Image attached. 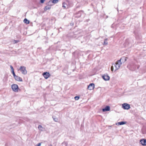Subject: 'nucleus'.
I'll list each match as a JSON object with an SVG mask.
<instances>
[{"mask_svg": "<svg viewBox=\"0 0 146 146\" xmlns=\"http://www.w3.org/2000/svg\"><path fill=\"white\" fill-rule=\"evenodd\" d=\"M18 70H20L22 72V73L23 74L25 75L27 74V71L26 70V68L24 66H21Z\"/></svg>", "mask_w": 146, "mask_h": 146, "instance_id": "1", "label": "nucleus"}, {"mask_svg": "<svg viewBox=\"0 0 146 146\" xmlns=\"http://www.w3.org/2000/svg\"><path fill=\"white\" fill-rule=\"evenodd\" d=\"M122 64V62H121L120 60H118L116 62L115 64H114V66L116 69L115 71L118 70L120 67V65Z\"/></svg>", "mask_w": 146, "mask_h": 146, "instance_id": "2", "label": "nucleus"}, {"mask_svg": "<svg viewBox=\"0 0 146 146\" xmlns=\"http://www.w3.org/2000/svg\"><path fill=\"white\" fill-rule=\"evenodd\" d=\"M11 88L12 90L15 92H17L18 90H19L18 85L15 84H12L11 86Z\"/></svg>", "mask_w": 146, "mask_h": 146, "instance_id": "3", "label": "nucleus"}, {"mask_svg": "<svg viewBox=\"0 0 146 146\" xmlns=\"http://www.w3.org/2000/svg\"><path fill=\"white\" fill-rule=\"evenodd\" d=\"M122 107L125 110H129L130 108L129 104L127 103H124L122 104Z\"/></svg>", "mask_w": 146, "mask_h": 146, "instance_id": "4", "label": "nucleus"}, {"mask_svg": "<svg viewBox=\"0 0 146 146\" xmlns=\"http://www.w3.org/2000/svg\"><path fill=\"white\" fill-rule=\"evenodd\" d=\"M104 80L105 81L108 80L110 79V77L107 74L103 75L102 76Z\"/></svg>", "mask_w": 146, "mask_h": 146, "instance_id": "5", "label": "nucleus"}, {"mask_svg": "<svg viewBox=\"0 0 146 146\" xmlns=\"http://www.w3.org/2000/svg\"><path fill=\"white\" fill-rule=\"evenodd\" d=\"M42 75L46 79H47L50 76V74L49 73L47 72H44Z\"/></svg>", "mask_w": 146, "mask_h": 146, "instance_id": "6", "label": "nucleus"}, {"mask_svg": "<svg viewBox=\"0 0 146 146\" xmlns=\"http://www.w3.org/2000/svg\"><path fill=\"white\" fill-rule=\"evenodd\" d=\"M94 87V84L93 83H91L88 86V89L91 90L93 89Z\"/></svg>", "mask_w": 146, "mask_h": 146, "instance_id": "7", "label": "nucleus"}, {"mask_svg": "<svg viewBox=\"0 0 146 146\" xmlns=\"http://www.w3.org/2000/svg\"><path fill=\"white\" fill-rule=\"evenodd\" d=\"M127 58H128L127 57L123 56L119 60H120V62H122V64L125 62L127 60Z\"/></svg>", "mask_w": 146, "mask_h": 146, "instance_id": "8", "label": "nucleus"}, {"mask_svg": "<svg viewBox=\"0 0 146 146\" xmlns=\"http://www.w3.org/2000/svg\"><path fill=\"white\" fill-rule=\"evenodd\" d=\"M14 78L17 81H21V82H22L23 80L22 78L20 77H19L17 76H14Z\"/></svg>", "mask_w": 146, "mask_h": 146, "instance_id": "9", "label": "nucleus"}, {"mask_svg": "<svg viewBox=\"0 0 146 146\" xmlns=\"http://www.w3.org/2000/svg\"><path fill=\"white\" fill-rule=\"evenodd\" d=\"M140 142L141 144L143 145H146V139H142L140 140Z\"/></svg>", "mask_w": 146, "mask_h": 146, "instance_id": "10", "label": "nucleus"}, {"mask_svg": "<svg viewBox=\"0 0 146 146\" xmlns=\"http://www.w3.org/2000/svg\"><path fill=\"white\" fill-rule=\"evenodd\" d=\"M139 68V66L137 65H135L134 64L133 65V66L132 67V68H133V70H136L137 69H138Z\"/></svg>", "mask_w": 146, "mask_h": 146, "instance_id": "11", "label": "nucleus"}, {"mask_svg": "<svg viewBox=\"0 0 146 146\" xmlns=\"http://www.w3.org/2000/svg\"><path fill=\"white\" fill-rule=\"evenodd\" d=\"M110 110V107L109 106H107L104 108L102 109V111L103 112L109 111Z\"/></svg>", "mask_w": 146, "mask_h": 146, "instance_id": "12", "label": "nucleus"}, {"mask_svg": "<svg viewBox=\"0 0 146 146\" xmlns=\"http://www.w3.org/2000/svg\"><path fill=\"white\" fill-rule=\"evenodd\" d=\"M23 22L25 23L29 24L30 23V21L27 19L25 18L23 20Z\"/></svg>", "mask_w": 146, "mask_h": 146, "instance_id": "13", "label": "nucleus"}, {"mask_svg": "<svg viewBox=\"0 0 146 146\" xmlns=\"http://www.w3.org/2000/svg\"><path fill=\"white\" fill-rule=\"evenodd\" d=\"M51 6H46L44 8V11H46L47 10L50 9H51Z\"/></svg>", "mask_w": 146, "mask_h": 146, "instance_id": "14", "label": "nucleus"}, {"mask_svg": "<svg viewBox=\"0 0 146 146\" xmlns=\"http://www.w3.org/2000/svg\"><path fill=\"white\" fill-rule=\"evenodd\" d=\"M126 123V122L124 121H121L117 123L118 125H121L125 124Z\"/></svg>", "mask_w": 146, "mask_h": 146, "instance_id": "15", "label": "nucleus"}, {"mask_svg": "<svg viewBox=\"0 0 146 146\" xmlns=\"http://www.w3.org/2000/svg\"><path fill=\"white\" fill-rule=\"evenodd\" d=\"M108 44V42L107 41V39L106 38L104 40V42L103 44L104 45H106Z\"/></svg>", "mask_w": 146, "mask_h": 146, "instance_id": "16", "label": "nucleus"}, {"mask_svg": "<svg viewBox=\"0 0 146 146\" xmlns=\"http://www.w3.org/2000/svg\"><path fill=\"white\" fill-rule=\"evenodd\" d=\"M52 118L53 119L54 121L55 122H57L58 121V118L56 117L55 116H52Z\"/></svg>", "mask_w": 146, "mask_h": 146, "instance_id": "17", "label": "nucleus"}, {"mask_svg": "<svg viewBox=\"0 0 146 146\" xmlns=\"http://www.w3.org/2000/svg\"><path fill=\"white\" fill-rule=\"evenodd\" d=\"M50 1H51L52 3L54 4L56 3L58 1V0H52Z\"/></svg>", "mask_w": 146, "mask_h": 146, "instance_id": "18", "label": "nucleus"}, {"mask_svg": "<svg viewBox=\"0 0 146 146\" xmlns=\"http://www.w3.org/2000/svg\"><path fill=\"white\" fill-rule=\"evenodd\" d=\"M52 3L51 1L50 0L46 3V5L48 6H51L52 5Z\"/></svg>", "mask_w": 146, "mask_h": 146, "instance_id": "19", "label": "nucleus"}, {"mask_svg": "<svg viewBox=\"0 0 146 146\" xmlns=\"http://www.w3.org/2000/svg\"><path fill=\"white\" fill-rule=\"evenodd\" d=\"M82 11H79L78 13L77 14V16H76V17H81V12Z\"/></svg>", "mask_w": 146, "mask_h": 146, "instance_id": "20", "label": "nucleus"}, {"mask_svg": "<svg viewBox=\"0 0 146 146\" xmlns=\"http://www.w3.org/2000/svg\"><path fill=\"white\" fill-rule=\"evenodd\" d=\"M80 98V97L79 96H76L74 97V99L75 100H78Z\"/></svg>", "mask_w": 146, "mask_h": 146, "instance_id": "21", "label": "nucleus"}, {"mask_svg": "<svg viewBox=\"0 0 146 146\" xmlns=\"http://www.w3.org/2000/svg\"><path fill=\"white\" fill-rule=\"evenodd\" d=\"M19 42V40H13V43H14V44H15V43H17L18 42Z\"/></svg>", "mask_w": 146, "mask_h": 146, "instance_id": "22", "label": "nucleus"}, {"mask_svg": "<svg viewBox=\"0 0 146 146\" xmlns=\"http://www.w3.org/2000/svg\"><path fill=\"white\" fill-rule=\"evenodd\" d=\"M11 72L13 76L14 77L16 75L15 74V73L14 72V70H12Z\"/></svg>", "mask_w": 146, "mask_h": 146, "instance_id": "23", "label": "nucleus"}, {"mask_svg": "<svg viewBox=\"0 0 146 146\" xmlns=\"http://www.w3.org/2000/svg\"><path fill=\"white\" fill-rule=\"evenodd\" d=\"M64 4H65V3L64 2L62 3V7H63L64 8V9H65L66 8V7L64 5Z\"/></svg>", "mask_w": 146, "mask_h": 146, "instance_id": "24", "label": "nucleus"}, {"mask_svg": "<svg viewBox=\"0 0 146 146\" xmlns=\"http://www.w3.org/2000/svg\"><path fill=\"white\" fill-rule=\"evenodd\" d=\"M45 0H40V2L41 3H43Z\"/></svg>", "mask_w": 146, "mask_h": 146, "instance_id": "25", "label": "nucleus"}, {"mask_svg": "<svg viewBox=\"0 0 146 146\" xmlns=\"http://www.w3.org/2000/svg\"><path fill=\"white\" fill-rule=\"evenodd\" d=\"M111 70L112 72H113V66H111Z\"/></svg>", "mask_w": 146, "mask_h": 146, "instance_id": "26", "label": "nucleus"}, {"mask_svg": "<svg viewBox=\"0 0 146 146\" xmlns=\"http://www.w3.org/2000/svg\"><path fill=\"white\" fill-rule=\"evenodd\" d=\"M41 143H39L37 144L35 146H40L41 145Z\"/></svg>", "mask_w": 146, "mask_h": 146, "instance_id": "27", "label": "nucleus"}, {"mask_svg": "<svg viewBox=\"0 0 146 146\" xmlns=\"http://www.w3.org/2000/svg\"><path fill=\"white\" fill-rule=\"evenodd\" d=\"M10 68H11V71L12 70H14V69L13 68V67L11 65L10 66Z\"/></svg>", "mask_w": 146, "mask_h": 146, "instance_id": "28", "label": "nucleus"}, {"mask_svg": "<svg viewBox=\"0 0 146 146\" xmlns=\"http://www.w3.org/2000/svg\"><path fill=\"white\" fill-rule=\"evenodd\" d=\"M42 126L41 125H39L38 126V128L39 129H40V128H42Z\"/></svg>", "mask_w": 146, "mask_h": 146, "instance_id": "29", "label": "nucleus"}, {"mask_svg": "<svg viewBox=\"0 0 146 146\" xmlns=\"http://www.w3.org/2000/svg\"><path fill=\"white\" fill-rule=\"evenodd\" d=\"M74 24V23H70V25L71 26H73Z\"/></svg>", "mask_w": 146, "mask_h": 146, "instance_id": "30", "label": "nucleus"}, {"mask_svg": "<svg viewBox=\"0 0 146 146\" xmlns=\"http://www.w3.org/2000/svg\"><path fill=\"white\" fill-rule=\"evenodd\" d=\"M62 144H64L65 145V146H66V145H66V143H65V142H64L62 143Z\"/></svg>", "mask_w": 146, "mask_h": 146, "instance_id": "31", "label": "nucleus"}, {"mask_svg": "<svg viewBox=\"0 0 146 146\" xmlns=\"http://www.w3.org/2000/svg\"><path fill=\"white\" fill-rule=\"evenodd\" d=\"M89 20V19H88V20H87V21L88 22V21Z\"/></svg>", "mask_w": 146, "mask_h": 146, "instance_id": "32", "label": "nucleus"}, {"mask_svg": "<svg viewBox=\"0 0 146 146\" xmlns=\"http://www.w3.org/2000/svg\"><path fill=\"white\" fill-rule=\"evenodd\" d=\"M81 127H82V124H81Z\"/></svg>", "mask_w": 146, "mask_h": 146, "instance_id": "33", "label": "nucleus"}, {"mask_svg": "<svg viewBox=\"0 0 146 146\" xmlns=\"http://www.w3.org/2000/svg\"><path fill=\"white\" fill-rule=\"evenodd\" d=\"M46 42H48V41H46Z\"/></svg>", "mask_w": 146, "mask_h": 146, "instance_id": "34", "label": "nucleus"}, {"mask_svg": "<svg viewBox=\"0 0 146 146\" xmlns=\"http://www.w3.org/2000/svg\"><path fill=\"white\" fill-rule=\"evenodd\" d=\"M50 146H52V145H50Z\"/></svg>", "mask_w": 146, "mask_h": 146, "instance_id": "35", "label": "nucleus"}]
</instances>
